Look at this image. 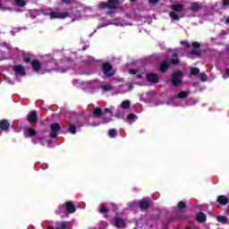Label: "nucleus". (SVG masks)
Here are the masks:
<instances>
[{
	"mask_svg": "<svg viewBox=\"0 0 229 229\" xmlns=\"http://www.w3.org/2000/svg\"><path fill=\"white\" fill-rule=\"evenodd\" d=\"M130 74H138L137 78L138 80H142V78H147L148 81H150V83H157L158 82V77L155 73H150L146 75L144 72H139L137 70H129Z\"/></svg>",
	"mask_w": 229,
	"mask_h": 229,
	"instance_id": "1",
	"label": "nucleus"
},
{
	"mask_svg": "<svg viewBox=\"0 0 229 229\" xmlns=\"http://www.w3.org/2000/svg\"><path fill=\"white\" fill-rule=\"evenodd\" d=\"M171 9L173 10V12L169 13V16L171 17V19H173V21H180V17L174 12H177V13L183 12V5L180 4H173L171 6Z\"/></svg>",
	"mask_w": 229,
	"mask_h": 229,
	"instance_id": "2",
	"label": "nucleus"
},
{
	"mask_svg": "<svg viewBox=\"0 0 229 229\" xmlns=\"http://www.w3.org/2000/svg\"><path fill=\"white\" fill-rule=\"evenodd\" d=\"M65 212H69L70 214H74L76 212V208H74V204L72 202H66L65 206L59 207L57 213L64 214Z\"/></svg>",
	"mask_w": 229,
	"mask_h": 229,
	"instance_id": "3",
	"label": "nucleus"
},
{
	"mask_svg": "<svg viewBox=\"0 0 229 229\" xmlns=\"http://www.w3.org/2000/svg\"><path fill=\"white\" fill-rule=\"evenodd\" d=\"M117 4H119L117 0H108L107 3L100 4L98 7L101 9L111 8V10H115V8H117Z\"/></svg>",
	"mask_w": 229,
	"mask_h": 229,
	"instance_id": "4",
	"label": "nucleus"
},
{
	"mask_svg": "<svg viewBox=\"0 0 229 229\" xmlns=\"http://www.w3.org/2000/svg\"><path fill=\"white\" fill-rule=\"evenodd\" d=\"M182 76H183L182 72H177L172 75V83L174 87L182 85Z\"/></svg>",
	"mask_w": 229,
	"mask_h": 229,
	"instance_id": "5",
	"label": "nucleus"
},
{
	"mask_svg": "<svg viewBox=\"0 0 229 229\" xmlns=\"http://www.w3.org/2000/svg\"><path fill=\"white\" fill-rule=\"evenodd\" d=\"M103 73L105 76L110 77L115 74V71H114L110 64L106 63L103 64Z\"/></svg>",
	"mask_w": 229,
	"mask_h": 229,
	"instance_id": "6",
	"label": "nucleus"
},
{
	"mask_svg": "<svg viewBox=\"0 0 229 229\" xmlns=\"http://www.w3.org/2000/svg\"><path fill=\"white\" fill-rule=\"evenodd\" d=\"M60 124L58 123H52L50 126V137L52 139H56L58 137V131H60Z\"/></svg>",
	"mask_w": 229,
	"mask_h": 229,
	"instance_id": "7",
	"label": "nucleus"
},
{
	"mask_svg": "<svg viewBox=\"0 0 229 229\" xmlns=\"http://www.w3.org/2000/svg\"><path fill=\"white\" fill-rule=\"evenodd\" d=\"M32 68L34 69L35 72H38V74H45V72H49V71L42 70L40 67V63L37 60H34L31 62Z\"/></svg>",
	"mask_w": 229,
	"mask_h": 229,
	"instance_id": "8",
	"label": "nucleus"
},
{
	"mask_svg": "<svg viewBox=\"0 0 229 229\" xmlns=\"http://www.w3.org/2000/svg\"><path fill=\"white\" fill-rule=\"evenodd\" d=\"M68 15L67 12H52L50 13V19H66Z\"/></svg>",
	"mask_w": 229,
	"mask_h": 229,
	"instance_id": "9",
	"label": "nucleus"
},
{
	"mask_svg": "<svg viewBox=\"0 0 229 229\" xmlns=\"http://www.w3.org/2000/svg\"><path fill=\"white\" fill-rule=\"evenodd\" d=\"M13 71H14L16 74H20V76H24V74H26V70L24 69V66L21 64L13 66Z\"/></svg>",
	"mask_w": 229,
	"mask_h": 229,
	"instance_id": "10",
	"label": "nucleus"
},
{
	"mask_svg": "<svg viewBox=\"0 0 229 229\" xmlns=\"http://www.w3.org/2000/svg\"><path fill=\"white\" fill-rule=\"evenodd\" d=\"M38 114L35 111L30 112L28 114V121L29 123H37V119H38Z\"/></svg>",
	"mask_w": 229,
	"mask_h": 229,
	"instance_id": "11",
	"label": "nucleus"
},
{
	"mask_svg": "<svg viewBox=\"0 0 229 229\" xmlns=\"http://www.w3.org/2000/svg\"><path fill=\"white\" fill-rule=\"evenodd\" d=\"M114 226H116V228H124V226H126V224L124 223V220L121 218H115Z\"/></svg>",
	"mask_w": 229,
	"mask_h": 229,
	"instance_id": "12",
	"label": "nucleus"
},
{
	"mask_svg": "<svg viewBox=\"0 0 229 229\" xmlns=\"http://www.w3.org/2000/svg\"><path fill=\"white\" fill-rule=\"evenodd\" d=\"M100 89L104 91V92H110V90H112V85H110L109 83L106 82H102L100 84Z\"/></svg>",
	"mask_w": 229,
	"mask_h": 229,
	"instance_id": "13",
	"label": "nucleus"
},
{
	"mask_svg": "<svg viewBox=\"0 0 229 229\" xmlns=\"http://www.w3.org/2000/svg\"><path fill=\"white\" fill-rule=\"evenodd\" d=\"M0 128L4 131H7L8 129L10 128V123L6 120H2L0 122Z\"/></svg>",
	"mask_w": 229,
	"mask_h": 229,
	"instance_id": "14",
	"label": "nucleus"
},
{
	"mask_svg": "<svg viewBox=\"0 0 229 229\" xmlns=\"http://www.w3.org/2000/svg\"><path fill=\"white\" fill-rule=\"evenodd\" d=\"M139 205L142 210H146L149 207V202L148 199H144L142 200H140Z\"/></svg>",
	"mask_w": 229,
	"mask_h": 229,
	"instance_id": "15",
	"label": "nucleus"
},
{
	"mask_svg": "<svg viewBox=\"0 0 229 229\" xmlns=\"http://www.w3.org/2000/svg\"><path fill=\"white\" fill-rule=\"evenodd\" d=\"M197 221H199V223H205V221H207V215H205V213H199L197 215Z\"/></svg>",
	"mask_w": 229,
	"mask_h": 229,
	"instance_id": "16",
	"label": "nucleus"
},
{
	"mask_svg": "<svg viewBox=\"0 0 229 229\" xmlns=\"http://www.w3.org/2000/svg\"><path fill=\"white\" fill-rule=\"evenodd\" d=\"M35 130L31 129V128H27L24 130V135L25 137H33V135H35Z\"/></svg>",
	"mask_w": 229,
	"mask_h": 229,
	"instance_id": "17",
	"label": "nucleus"
},
{
	"mask_svg": "<svg viewBox=\"0 0 229 229\" xmlns=\"http://www.w3.org/2000/svg\"><path fill=\"white\" fill-rule=\"evenodd\" d=\"M217 201L220 205H227L228 199L225 196L221 195L217 198Z\"/></svg>",
	"mask_w": 229,
	"mask_h": 229,
	"instance_id": "18",
	"label": "nucleus"
},
{
	"mask_svg": "<svg viewBox=\"0 0 229 229\" xmlns=\"http://www.w3.org/2000/svg\"><path fill=\"white\" fill-rule=\"evenodd\" d=\"M67 228V222H58L55 224L54 229H65Z\"/></svg>",
	"mask_w": 229,
	"mask_h": 229,
	"instance_id": "19",
	"label": "nucleus"
},
{
	"mask_svg": "<svg viewBox=\"0 0 229 229\" xmlns=\"http://www.w3.org/2000/svg\"><path fill=\"white\" fill-rule=\"evenodd\" d=\"M138 117L134 114H130L127 115V121H129V123L131 124L132 123H135L137 121Z\"/></svg>",
	"mask_w": 229,
	"mask_h": 229,
	"instance_id": "20",
	"label": "nucleus"
},
{
	"mask_svg": "<svg viewBox=\"0 0 229 229\" xmlns=\"http://www.w3.org/2000/svg\"><path fill=\"white\" fill-rule=\"evenodd\" d=\"M168 67L169 63L167 61H164L163 63H161V72H165Z\"/></svg>",
	"mask_w": 229,
	"mask_h": 229,
	"instance_id": "21",
	"label": "nucleus"
},
{
	"mask_svg": "<svg viewBox=\"0 0 229 229\" xmlns=\"http://www.w3.org/2000/svg\"><path fill=\"white\" fill-rule=\"evenodd\" d=\"M101 114H103V110L99 107H97L93 110L94 117H99V115H101Z\"/></svg>",
	"mask_w": 229,
	"mask_h": 229,
	"instance_id": "22",
	"label": "nucleus"
},
{
	"mask_svg": "<svg viewBox=\"0 0 229 229\" xmlns=\"http://www.w3.org/2000/svg\"><path fill=\"white\" fill-rule=\"evenodd\" d=\"M199 8H201V5H199V4H198V3L191 4V10L192 12H198V10H199Z\"/></svg>",
	"mask_w": 229,
	"mask_h": 229,
	"instance_id": "23",
	"label": "nucleus"
},
{
	"mask_svg": "<svg viewBox=\"0 0 229 229\" xmlns=\"http://www.w3.org/2000/svg\"><path fill=\"white\" fill-rule=\"evenodd\" d=\"M131 105V103L130 102V100H124L122 102L121 106L123 109H128V108H130Z\"/></svg>",
	"mask_w": 229,
	"mask_h": 229,
	"instance_id": "24",
	"label": "nucleus"
},
{
	"mask_svg": "<svg viewBox=\"0 0 229 229\" xmlns=\"http://www.w3.org/2000/svg\"><path fill=\"white\" fill-rule=\"evenodd\" d=\"M187 96H189L188 92L181 91L178 93L177 98H179V99H183V98H187Z\"/></svg>",
	"mask_w": 229,
	"mask_h": 229,
	"instance_id": "25",
	"label": "nucleus"
},
{
	"mask_svg": "<svg viewBox=\"0 0 229 229\" xmlns=\"http://www.w3.org/2000/svg\"><path fill=\"white\" fill-rule=\"evenodd\" d=\"M17 6H26V0H15Z\"/></svg>",
	"mask_w": 229,
	"mask_h": 229,
	"instance_id": "26",
	"label": "nucleus"
},
{
	"mask_svg": "<svg viewBox=\"0 0 229 229\" xmlns=\"http://www.w3.org/2000/svg\"><path fill=\"white\" fill-rule=\"evenodd\" d=\"M116 133H117V131H115L114 129H111V130L109 131L108 135H109V137H111L112 139H114V137H115Z\"/></svg>",
	"mask_w": 229,
	"mask_h": 229,
	"instance_id": "27",
	"label": "nucleus"
},
{
	"mask_svg": "<svg viewBox=\"0 0 229 229\" xmlns=\"http://www.w3.org/2000/svg\"><path fill=\"white\" fill-rule=\"evenodd\" d=\"M179 60H178V55H174V53H173V58H172V64H178Z\"/></svg>",
	"mask_w": 229,
	"mask_h": 229,
	"instance_id": "28",
	"label": "nucleus"
},
{
	"mask_svg": "<svg viewBox=\"0 0 229 229\" xmlns=\"http://www.w3.org/2000/svg\"><path fill=\"white\" fill-rule=\"evenodd\" d=\"M69 131H70V133H72V134L76 133V126L70 125Z\"/></svg>",
	"mask_w": 229,
	"mask_h": 229,
	"instance_id": "29",
	"label": "nucleus"
},
{
	"mask_svg": "<svg viewBox=\"0 0 229 229\" xmlns=\"http://www.w3.org/2000/svg\"><path fill=\"white\" fill-rule=\"evenodd\" d=\"M106 212H108V209L104 205L100 206V214H105Z\"/></svg>",
	"mask_w": 229,
	"mask_h": 229,
	"instance_id": "30",
	"label": "nucleus"
},
{
	"mask_svg": "<svg viewBox=\"0 0 229 229\" xmlns=\"http://www.w3.org/2000/svg\"><path fill=\"white\" fill-rule=\"evenodd\" d=\"M199 69H198V68H191V74H199Z\"/></svg>",
	"mask_w": 229,
	"mask_h": 229,
	"instance_id": "31",
	"label": "nucleus"
},
{
	"mask_svg": "<svg viewBox=\"0 0 229 229\" xmlns=\"http://www.w3.org/2000/svg\"><path fill=\"white\" fill-rule=\"evenodd\" d=\"M217 221L219 223H226V218L225 216H217Z\"/></svg>",
	"mask_w": 229,
	"mask_h": 229,
	"instance_id": "32",
	"label": "nucleus"
},
{
	"mask_svg": "<svg viewBox=\"0 0 229 229\" xmlns=\"http://www.w3.org/2000/svg\"><path fill=\"white\" fill-rule=\"evenodd\" d=\"M114 26H128V23H124V21L114 22Z\"/></svg>",
	"mask_w": 229,
	"mask_h": 229,
	"instance_id": "33",
	"label": "nucleus"
},
{
	"mask_svg": "<svg viewBox=\"0 0 229 229\" xmlns=\"http://www.w3.org/2000/svg\"><path fill=\"white\" fill-rule=\"evenodd\" d=\"M106 114H109V115H112V110H110L108 108H105L103 115H106Z\"/></svg>",
	"mask_w": 229,
	"mask_h": 229,
	"instance_id": "34",
	"label": "nucleus"
},
{
	"mask_svg": "<svg viewBox=\"0 0 229 229\" xmlns=\"http://www.w3.org/2000/svg\"><path fill=\"white\" fill-rule=\"evenodd\" d=\"M178 208L182 210L183 208H185V203H183V201H181L178 203Z\"/></svg>",
	"mask_w": 229,
	"mask_h": 229,
	"instance_id": "35",
	"label": "nucleus"
},
{
	"mask_svg": "<svg viewBox=\"0 0 229 229\" xmlns=\"http://www.w3.org/2000/svg\"><path fill=\"white\" fill-rule=\"evenodd\" d=\"M200 46H201V45H200L199 43H198V42H193V43H192V47H193L195 49L199 48Z\"/></svg>",
	"mask_w": 229,
	"mask_h": 229,
	"instance_id": "36",
	"label": "nucleus"
},
{
	"mask_svg": "<svg viewBox=\"0 0 229 229\" xmlns=\"http://www.w3.org/2000/svg\"><path fill=\"white\" fill-rule=\"evenodd\" d=\"M200 80L201 81H207V74L205 73L200 74Z\"/></svg>",
	"mask_w": 229,
	"mask_h": 229,
	"instance_id": "37",
	"label": "nucleus"
},
{
	"mask_svg": "<svg viewBox=\"0 0 229 229\" xmlns=\"http://www.w3.org/2000/svg\"><path fill=\"white\" fill-rule=\"evenodd\" d=\"M19 31H21V29H13V30L11 31L12 35H15V33H19Z\"/></svg>",
	"mask_w": 229,
	"mask_h": 229,
	"instance_id": "38",
	"label": "nucleus"
},
{
	"mask_svg": "<svg viewBox=\"0 0 229 229\" xmlns=\"http://www.w3.org/2000/svg\"><path fill=\"white\" fill-rule=\"evenodd\" d=\"M191 55H196L197 56H199V55H201V53L198 50H192Z\"/></svg>",
	"mask_w": 229,
	"mask_h": 229,
	"instance_id": "39",
	"label": "nucleus"
},
{
	"mask_svg": "<svg viewBox=\"0 0 229 229\" xmlns=\"http://www.w3.org/2000/svg\"><path fill=\"white\" fill-rule=\"evenodd\" d=\"M223 78L226 80V78H229V69L225 71V73L223 75Z\"/></svg>",
	"mask_w": 229,
	"mask_h": 229,
	"instance_id": "40",
	"label": "nucleus"
},
{
	"mask_svg": "<svg viewBox=\"0 0 229 229\" xmlns=\"http://www.w3.org/2000/svg\"><path fill=\"white\" fill-rule=\"evenodd\" d=\"M182 46H186L187 47H189L191 46V44H189V42L187 41H181Z\"/></svg>",
	"mask_w": 229,
	"mask_h": 229,
	"instance_id": "41",
	"label": "nucleus"
},
{
	"mask_svg": "<svg viewBox=\"0 0 229 229\" xmlns=\"http://www.w3.org/2000/svg\"><path fill=\"white\" fill-rule=\"evenodd\" d=\"M24 62L25 64H30L31 62V59L30 57H25Z\"/></svg>",
	"mask_w": 229,
	"mask_h": 229,
	"instance_id": "42",
	"label": "nucleus"
},
{
	"mask_svg": "<svg viewBox=\"0 0 229 229\" xmlns=\"http://www.w3.org/2000/svg\"><path fill=\"white\" fill-rule=\"evenodd\" d=\"M110 122H112V118L104 119L102 122V124L105 123H110Z\"/></svg>",
	"mask_w": 229,
	"mask_h": 229,
	"instance_id": "43",
	"label": "nucleus"
},
{
	"mask_svg": "<svg viewBox=\"0 0 229 229\" xmlns=\"http://www.w3.org/2000/svg\"><path fill=\"white\" fill-rule=\"evenodd\" d=\"M73 85L75 87H80V81H73Z\"/></svg>",
	"mask_w": 229,
	"mask_h": 229,
	"instance_id": "44",
	"label": "nucleus"
},
{
	"mask_svg": "<svg viewBox=\"0 0 229 229\" xmlns=\"http://www.w3.org/2000/svg\"><path fill=\"white\" fill-rule=\"evenodd\" d=\"M223 4H224V6H228L229 5V0H224Z\"/></svg>",
	"mask_w": 229,
	"mask_h": 229,
	"instance_id": "45",
	"label": "nucleus"
},
{
	"mask_svg": "<svg viewBox=\"0 0 229 229\" xmlns=\"http://www.w3.org/2000/svg\"><path fill=\"white\" fill-rule=\"evenodd\" d=\"M148 1H149V3H151L153 4H155V3H158V0H148Z\"/></svg>",
	"mask_w": 229,
	"mask_h": 229,
	"instance_id": "46",
	"label": "nucleus"
},
{
	"mask_svg": "<svg viewBox=\"0 0 229 229\" xmlns=\"http://www.w3.org/2000/svg\"><path fill=\"white\" fill-rule=\"evenodd\" d=\"M62 3H65L66 4H69V3H71V0H62Z\"/></svg>",
	"mask_w": 229,
	"mask_h": 229,
	"instance_id": "47",
	"label": "nucleus"
},
{
	"mask_svg": "<svg viewBox=\"0 0 229 229\" xmlns=\"http://www.w3.org/2000/svg\"><path fill=\"white\" fill-rule=\"evenodd\" d=\"M7 83H10L11 85H13V82L8 79H6Z\"/></svg>",
	"mask_w": 229,
	"mask_h": 229,
	"instance_id": "48",
	"label": "nucleus"
},
{
	"mask_svg": "<svg viewBox=\"0 0 229 229\" xmlns=\"http://www.w3.org/2000/svg\"><path fill=\"white\" fill-rule=\"evenodd\" d=\"M84 85H87L88 87H90L92 85V83L90 82H86Z\"/></svg>",
	"mask_w": 229,
	"mask_h": 229,
	"instance_id": "49",
	"label": "nucleus"
},
{
	"mask_svg": "<svg viewBox=\"0 0 229 229\" xmlns=\"http://www.w3.org/2000/svg\"><path fill=\"white\" fill-rule=\"evenodd\" d=\"M225 24H229V18L225 19Z\"/></svg>",
	"mask_w": 229,
	"mask_h": 229,
	"instance_id": "50",
	"label": "nucleus"
},
{
	"mask_svg": "<svg viewBox=\"0 0 229 229\" xmlns=\"http://www.w3.org/2000/svg\"><path fill=\"white\" fill-rule=\"evenodd\" d=\"M113 207L114 209L117 208V205H115V204H113Z\"/></svg>",
	"mask_w": 229,
	"mask_h": 229,
	"instance_id": "51",
	"label": "nucleus"
},
{
	"mask_svg": "<svg viewBox=\"0 0 229 229\" xmlns=\"http://www.w3.org/2000/svg\"><path fill=\"white\" fill-rule=\"evenodd\" d=\"M92 126H99V123H98V124L93 123Z\"/></svg>",
	"mask_w": 229,
	"mask_h": 229,
	"instance_id": "52",
	"label": "nucleus"
},
{
	"mask_svg": "<svg viewBox=\"0 0 229 229\" xmlns=\"http://www.w3.org/2000/svg\"><path fill=\"white\" fill-rule=\"evenodd\" d=\"M105 26H108V24H106V25L100 26V28H105Z\"/></svg>",
	"mask_w": 229,
	"mask_h": 229,
	"instance_id": "53",
	"label": "nucleus"
},
{
	"mask_svg": "<svg viewBox=\"0 0 229 229\" xmlns=\"http://www.w3.org/2000/svg\"><path fill=\"white\" fill-rule=\"evenodd\" d=\"M133 1H135V0H131V3H133Z\"/></svg>",
	"mask_w": 229,
	"mask_h": 229,
	"instance_id": "54",
	"label": "nucleus"
},
{
	"mask_svg": "<svg viewBox=\"0 0 229 229\" xmlns=\"http://www.w3.org/2000/svg\"><path fill=\"white\" fill-rule=\"evenodd\" d=\"M188 105H193V104H188Z\"/></svg>",
	"mask_w": 229,
	"mask_h": 229,
	"instance_id": "55",
	"label": "nucleus"
}]
</instances>
